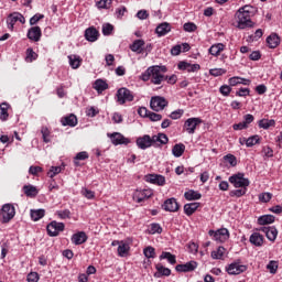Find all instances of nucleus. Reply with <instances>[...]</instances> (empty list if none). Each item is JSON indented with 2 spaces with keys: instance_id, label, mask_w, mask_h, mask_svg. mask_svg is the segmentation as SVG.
<instances>
[{
  "instance_id": "c756f323",
  "label": "nucleus",
  "mask_w": 282,
  "mask_h": 282,
  "mask_svg": "<svg viewBox=\"0 0 282 282\" xmlns=\"http://www.w3.org/2000/svg\"><path fill=\"white\" fill-rule=\"evenodd\" d=\"M68 61L72 69H78L80 67V63H83V58L78 55H68Z\"/></svg>"
},
{
  "instance_id": "aec40b11",
  "label": "nucleus",
  "mask_w": 282,
  "mask_h": 282,
  "mask_svg": "<svg viewBox=\"0 0 282 282\" xmlns=\"http://www.w3.org/2000/svg\"><path fill=\"white\" fill-rule=\"evenodd\" d=\"M100 36V33L97 31L96 28L90 26L85 31V39L89 41V43H96V40Z\"/></svg>"
},
{
  "instance_id": "13d9d810",
  "label": "nucleus",
  "mask_w": 282,
  "mask_h": 282,
  "mask_svg": "<svg viewBox=\"0 0 282 282\" xmlns=\"http://www.w3.org/2000/svg\"><path fill=\"white\" fill-rule=\"evenodd\" d=\"M225 162H228L230 166H235L237 164V158L232 154H227L224 156Z\"/></svg>"
},
{
  "instance_id": "6ab92c4d",
  "label": "nucleus",
  "mask_w": 282,
  "mask_h": 282,
  "mask_svg": "<svg viewBox=\"0 0 282 282\" xmlns=\"http://www.w3.org/2000/svg\"><path fill=\"white\" fill-rule=\"evenodd\" d=\"M267 44H268V47H270V50H274L279 47V45H281V37L276 33H271L267 37Z\"/></svg>"
},
{
  "instance_id": "49530a36",
  "label": "nucleus",
  "mask_w": 282,
  "mask_h": 282,
  "mask_svg": "<svg viewBox=\"0 0 282 282\" xmlns=\"http://www.w3.org/2000/svg\"><path fill=\"white\" fill-rule=\"evenodd\" d=\"M89 159V154L85 151L78 152L76 156L74 158V164L75 166H79L78 160H87Z\"/></svg>"
},
{
  "instance_id": "2f4dec72",
  "label": "nucleus",
  "mask_w": 282,
  "mask_h": 282,
  "mask_svg": "<svg viewBox=\"0 0 282 282\" xmlns=\"http://www.w3.org/2000/svg\"><path fill=\"white\" fill-rule=\"evenodd\" d=\"M62 124L64 127H76V124H78V119L76 118L75 115H70V116L65 117L62 120Z\"/></svg>"
},
{
  "instance_id": "052dcab7",
  "label": "nucleus",
  "mask_w": 282,
  "mask_h": 282,
  "mask_svg": "<svg viewBox=\"0 0 282 282\" xmlns=\"http://www.w3.org/2000/svg\"><path fill=\"white\" fill-rule=\"evenodd\" d=\"M70 215H72V212H69V209H64V210L57 212V216L59 219H69Z\"/></svg>"
},
{
  "instance_id": "a878e982",
  "label": "nucleus",
  "mask_w": 282,
  "mask_h": 282,
  "mask_svg": "<svg viewBox=\"0 0 282 282\" xmlns=\"http://www.w3.org/2000/svg\"><path fill=\"white\" fill-rule=\"evenodd\" d=\"M169 32H171V24L167 22L159 24L155 29V33L158 34V36H166Z\"/></svg>"
},
{
  "instance_id": "4c0bfd02",
  "label": "nucleus",
  "mask_w": 282,
  "mask_h": 282,
  "mask_svg": "<svg viewBox=\"0 0 282 282\" xmlns=\"http://www.w3.org/2000/svg\"><path fill=\"white\" fill-rule=\"evenodd\" d=\"M166 259L171 265H175L177 263V259L175 258V254H172L171 252L163 251L160 256V260Z\"/></svg>"
},
{
  "instance_id": "5fc2aeb1",
  "label": "nucleus",
  "mask_w": 282,
  "mask_h": 282,
  "mask_svg": "<svg viewBox=\"0 0 282 282\" xmlns=\"http://www.w3.org/2000/svg\"><path fill=\"white\" fill-rule=\"evenodd\" d=\"M113 32V25L106 23L102 25V34L104 36H109Z\"/></svg>"
},
{
  "instance_id": "58836bf2",
  "label": "nucleus",
  "mask_w": 282,
  "mask_h": 282,
  "mask_svg": "<svg viewBox=\"0 0 282 282\" xmlns=\"http://www.w3.org/2000/svg\"><path fill=\"white\" fill-rule=\"evenodd\" d=\"M221 52H224L223 43L214 44L209 47V54H212V56H219Z\"/></svg>"
},
{
  "instance_id": "6e6552de",
  "label": "nucleus",
  "mask_w": 282,
  "mask_h": 282,
  "mask_svg": "<svg viewBox=\"0 0 282 282\" xmlns=\"http://www.w3.org/2000/svg\"><path fill=\"white\" fill-rule=\"evenodd\" d=\"M209 237H213L215 241H219V243H224L225 241H228L230 239V232H228V229L221 228L218 230H209L208 232Z\"/></svg>"
},
{
  "instance_id": "6e6d98bb",
  "label": "nucleus",
  "mask_w": 282,
  "mask_h": 282,
  "mask_svg": "<svg viewBox=\"0 0 282 282\" xmlns=\"http://www.w3.org/2000/svg\"><path fill=\"white\" fill-rule=\"evenodd\" d=\"M209 74L210 76H224V74H226V69L224 68H212L209 69Z\"/></svg>"
},
{
  "instance_id": "f3484780",
  "label": "nucleus",
  "mask_w": 282,
  "mask_h": 282,
  "mask_svg": "<svg viewBox=\"0 0 282 282\" xmlns=\"http://www.w3.org/2000/svg\"><path fill=\"white\" fill-rule=\"evenodd\" d=\"M163 208L167 213H177V210H180V204H177V199L169 198L164 202Z\"/></svg>"
},
{
  "instance_id": "473e14b6",
  "label": "nucleus",
  "mask_w": 282,
  "mask_h": 282,
  "mask_svg": "<svg viewBox=\"0 0 282 282\" xmlns=\"http://www.w3.org/2000/svg\"><path fill=\"white\" fill-rule=\"evenodd\" d=\"M199 208V203H188L184 205V213L188 217L195 213Z\"/></svg>"
},
{
  "instance_id": "412c9836",
  "label": "nucleus",
  "mask_w": 282,
  "mask_h": 282,
  "mask_svg": "<svg viewBox=\"0 0 282 282\" xmlns=\"http://www.w3.org/2000/svg\"><path fill=\"white\" fill-rule=\"evenodd\" d=\"M178 69L181 70H185V72H199V69H202V66H199V64H191L187 62H180L178 63Z\"/></svg>"
},
{
  "instance_id": "c85d7f7f",
  "label": "nucleus",
  "mask_w": 282,
  "mask_h": 282,
  "mask_svg": "<svg viewBox=\"0 0 282 282\" xmlns=\"http://www.w3.org/2000/svg\"><path fill=\"white\" fill-rule=\"evenodd\" d=\"M184 151H186V145H184V143H176L172 149V155H174V158H182Z\"/></svg>"
},
{
  "instance_id": "f8f14e48",
  "label": "nucleus",
  "mask_w": 282,
  "mask_h": 282,
  "mask_svg": "<svg viewBox=\"0 0 282 282\" xmlns=\"http://www.w3.org/2000/svg\"><path fill=\"white\" fill-rule=\"evenodd\" d=\"M153 196V192L151 189H137L133 193L132 199L137 202V204H142L145 199Z\"/></svg>"
},
{
  "instance_id": "2eb2a0df",
  "label": "nucleus",
  "mask_w": 282,
  "mask_h": 282,
  "mask_svg": "<svg viewBox=\"0 0 282 282\" xmlns=\"http://www.w3.org/2000/svg\"><path fill=\"white\" fill-rule=\"evenodd\" d=\"M108 138H110L115 147H118V144H129V142H131V140H129L128 138L122 135V133L119 132H113L111 134L108 133Z\"/></svg>"
},
{
  "instance_id": "f03ea898",
  "label": "nucleus",
  "mask_w": 282,
  "mask_h": 282,
  "mask_svg": "<svg viewBox=\"0 0 282 282\" xmlns=\"http://www.w3.org/2000/svg\"><path fill=\"white\" fill-rule=\"evenodd\" d=\"M156 142H160V144H169V137L165 133H159L152 138L149 134H144L137 139V147L144 151L150 149V147H153V144H156Z\"/></svg>"
},
{
  "instance_id": "37998d69",
  "label": "nucleus",
  "mask_w": 282,
  "mask_h": 282,
  "mask_svg": "<svg viewBox=\"0 0 282 282\" xmlns=\"http://www.w3.org/2000/svg\"><path fill=\"white\" fill-rule=\"evenodd\" d=\"M276 124V121L274 119L268 120V119H261L259 121L260 129H268L269 127H274Z\"/></svg>"
},
{
  "instance_id": "20e7f679",
  "label": "nucleus",
  "mask_w": 282,
  "mask_h": 282,
  "mask_svg": "<svg viewBox=\"0 0 282 282\" xmlns=\"http://www.w3.org/2000/svg\"><path fill=\"white\" fill-rule=\"evenodd\" d=\"M14 215H17V209L14 208V205L8 203L4 204L1 208V216H2V224H10L12 219H14Z\"/></svg>"
},
{
  "instance_id": "ea45409f",
  "label": "nucleus",
  "mask_w": 282,
  "mask_h": 282,
  "mask_svg": "<svg viewBox=\"0 0 282 282\" xmlns=\"http://www.w3.org/2000/svg\"><path fill=\"white\" fill-rule=\"evenodd\" d=\"M243 142H246V147H254V144H259V142H261V137H259V134H254L248 139H243Z\"/></svg>"
},
{
  "instance_id": "393cba45",
  "label": "nucleus",
  "mask_w": 282,
  "mask_h": 282,
  "mask_svg": "<svg viewBox=\"0 0 282 282\" xmlns=\"http://www.w3.org/2000/svg\"><path fill=\"white\" fill-rule=\"evenodd\" d=\"M156 272L154 273L155 279H161V276H171V269L165 268L162 263L155 264Z\"/></svg>"
},
{
  "instance_id": "3c124183",
  "label": "nucleus",
  "mask_w": 282,
  "mask_h": 282,
  "mask_svg": "<svg viewBox=\"0 0 282 282\" xmlns=\"http://www.w3.org/2000/svg\"><path fill=\"white\" fill-rule=\"evenodd\" d=\"M82 195L86 197V199H94V197H96V193L88 188H82Z\"/></svg>"
},
{
  "instance_id": "b1692460",
  "label": "nucleus",
  "mask_w": 282,
  "mask_h": 282,
  "mask_svg": "<svg viewBox=\"0 0 282 282\" xmlns=\"http://www.w3.org/2000/svg\"><path fill=\"white\" fill-rule=\"evenodd\" d=\"M41 26H32L31 29H29L28 31V39H30V41H34L35 43L41 41Z\"/></svg>"
},
{
  "instance_id": "4be33fe9",
  "label": "nucleus",
  "mask_w": 282,
  "mask_h": 282,
  "mask_svg": "<svg viewBox=\"0 0 282 282\" xmlns=\"http://www.w3.org/2000/svg\"><path fill=\"white\" fill-rule=\"evenodd\" d=\"M260 230L262 232H264V235H265L267 239H269V241H276V237L279 235L276 227H262Z\"/></svg>"
},
{
  "instance_id": "864d4df0",
  "label": "nucleus",
  "mask_w": 282,
  "mask_h": 282,
  "mask_svg": "<svg viewBox=\"0 0 282 282\" xmlns=\"http://www.w3.org/2000/svg\"><path fill=\"white\" fill-rule=\"evenodd\" d=\"M183 29L185 32H195V30H197V24L193 22H186L183 25Z\"/></svg>"
},
{
  "instance_id": "a211bd4d",
  "label": "nucleus",
  "mask_w": 282,
  "mask_h": 282,
  "mask_svg": "<svg viewBox=\"0 0 282 282\" xmlns=\"http://www.w3.org/2000/svg\"><path fill=\"white\" fill-rule=\"evenodd\" d=\"M176 272H193L197 270V262L196 261H189L185 264H177L175 267Z\"/></svg>"
},
{
  "instance_id": "cd10ccee",
  "label": "nucleus",
  "mask_w": 282,
  "mask_h": 282,
  "mask_svg": "<svg viewBox=\"0 0 282 282\" xmlns=\"http://www.w3.org/2000/svg\"><path fill=\"white\" fill-rule=\"evenodd\" d=\"M184 197L187 202H195L202 199V194L195 189H189L184 193Z\"/></svg>"
},
{
  "instance_id": "a18cd8bd",
  "label": "nucleus",
  "mask_w": 282,
  "mask_h": 282,
  "mask_svg": "<svg viewBox=\"0 0 282 282\" xmlns=\"http://www.w3.org/2000/svg\"><path fill=\"white\" fill-rule=\"evenodd\" d=\"M225 253H226V248L218 247L217 250L212 251V258H214V259H223Z\"/></svg>"
},
{
  "instance_id": "de8ad7c7",
  "label": "nucleus",
  "mask_w": 282,
  "mask_h": 282,
  "mask_svg": "<svg viewBox=\"0 0 282 282\" xmlns=\"http://www.w3.org/2000/svg\"><path fill=\"white\" fill-rule=\"evenodd\" d=\"M149 232L150 235H155V234L162 235V226H160V224L153 223L150 225Z\"/></svg>"
},
{
  "instance_id": "bb28decb",
  "label": "nucleus",
  "mask_w": 282,
  "mask_h": 282,
  "mask_svg": "<svg viewBox=\"0 0 282 282\" xmlns=\"http://www.w3.org/2000/svg\"><path fill=\"white\" fill-rule=\"evenodd\" d=\"M250 243L256 246L257 248H261L263 246V236L259 232H253L249 238Z\"/></svg>"
},
{
  "instance_id": "79ce46f5",
  "label": "nucleus",
  "mask_w": 282,
  "mask_h": 282,
  "mask_svg": "<svg viewBox=\"0 0 282 282\" xmlns=\"http://www.w3.org/2000/svg\"><path fill=\"white\" fill-rule=\"evenodd\" d=\"M8 109H10V106L8 104H1L0 105V120L6 121L9 118Z\"/></svg>"
},
{
  "instance_id": "774afa93",
  "label": "nucleus",
  "mask_w": 282,
  "mask_h": 282,
  "mask_svg": "<svg viewBox=\"0 0 282 282\" xmlns=\"http://www.w3.org/2000/svg\"><path fill=\"white\" fill-rule=\"evenodd\" d=\"M138 113H139V116H141V118H149V113H151V111H149V109H147V107H140L138 109Z\"/></svg>"
},
{
  "instance_id": "0e129e2a",
  "label": "nucleus",
  "mask_w": 282,
  "mask_h": 282,
  "mask_svg": "<svg viewBox=\"0 0 282 282\" xmlns=\"http://www.w3.org/2000/svg\"><path fill=\"white\" fill-rule=\"evenodd\" d=\"M62 169L61 166H52L50 172L47 173L48 177H54L55 175H58L61 173Z\"/></svg>"
},
{
  "instance_id": "423d86ee",
  "label": "nucleus",
  "mask_w": 282,
  "mask_h": 282,
  "mask_svg": "<svg viewBox=\"0 0 282 282\" xmlns=\"http://www.w3.org/2000/svg\"><path fill=\"white\" fill-rule=\"evenodd\" d=\"M229 182L235 188H247V186H250V181L243 177V173L234 174L229 177Z\"/></svg>"
},
{
  "instance_id": "e2e57ef3",
  "label": "nucleus",
  "mask_w": 282,
  "mask_h": 282,
  "mask_svg": "<svg viewBox=\"0 0 282 282\" xmlns=\"http://www.w3.org/2000/svg\"><path fill=\"white\" fill-rule=\"evenodd\" d=\"M45 15L41 14V13H36L35 15H33L30 19V25H36V22L41 21V19H44Z\"/></svg>"
},
{
  "instance_id": "603ef678",
  "label": "nucleus",
  "mask_w": 282,
  "mask_h": 282,
  "mask_svg": "<svg viewBox=\"0 0 282 282\" xmlns=\"http://www.w3.org/2000/svg\"><path fill=\"white\" fill-rule=\"evenodd\" d=\"M184 116V110L183 109H177L171 112L170 118L172 120H180Z\"/></svg>"
},
{
  "instance_id": "ddd939ff",
  "label": "nucleus",
  "mask_w": 282,
  "mask_h": 282,
  "mask_svg": "<svg viewBox=\"0 0 282 282\" xmlns=\"http://www.w3.org/2000/svg\"><path fill=\"white\" fill-rule=\"evenodd\" d=\"M17 22L24 24L25 17H23V14H21L19 12H13V13L9 14V17L7 19V24H8L9 30H14V25Z\"/></svg>"
},
{
  "instance_id": "f257e3e1",
  "label": "nucleus",
  "mask_w": 282,
  "mask_h": 282,
  "mask_svg": "<svg viewBox=\"0 0 282 282\" xmlns=\"http://www.w3.org/2000/svg\"><path fill=\"white\" fill-rule=\"evenodd\" d=\"M257 14V8L250 4H246L240 8L236 12L237 21V29L238 30H247V28H254V22H252V17Z\"/></svg>"
},
{
  "instance_id": "bf43d9fd",
  "label": "nucleus",
  "mask_w": 282,
  "mask_h": 282,
  "mask_svg": "<svg viewBox=\"0 0 282 282\" xmlns=\"http://www.w3.org/2000/svg\"><path fill=\"white\" fill-rule=\"evenodd\" d=\"M41 133H42L43 142L45 143L50 142V129H47V127H43L41 129Z\"/></svg>"
},
{
  "instance_id": "e433bc0d",
  "label": "nucleus",
  "mask_w": 282,
  "mask_h": 282,
  "mask_svg": "<svg viewBox=\"0 0 282 282\" xmlns=\"http://www.w3.org/2000/svg\"><path fill=\"white\" fill-rule=\"evenodd\" d=\"M129 250H131V247H129V243L121 241L120 245L118 246L119 257H127L129 254Z\"/></svg>"
},
{
  "instance_id": "69168bd1",
  "label": "nucleus",
  "mask_w": 282,
  "mask_h": 282,
  "mask_svg": "<svg viewBox=\"0 0 282 282\" xmlns=\"http://www.w3.org/2000/svg\"><path fill=\"white\" fill-rule=\"evenodd\" d=\"M39 279H40V276L36 272H31L26 276L28 282H39Z\"/></svg>"
},
{
  "instance_id": "7c9ffc66",
  "label": "nucleus",
  "mask_w": 282,
  "mask_h": 282,
  "mask_svg": "<svg viewBox=\"0 0 282 282\" xmlns=\"http://www.w3.org/2000/svg\"><path fill=\"white\" fill-rule=\"evenodd\" d=\"M94 89H96L98 94H102V91L109 89V84L102 79H97L94 84Z\"/></svg>"
},
{
  "instance_id": "7ed1b4c3",
  "label": "nucleus",
  "mask_w": 282,
  "mask_h": 282,
  "mask_svg": "<svg viewBox=\"0 0 282 282\" xmlns=\"http://www.w3.org/2000/svg\"><path fill=\"white\" fill-rule=\"evenodd\" d=\"M149 72H151V83L153 85H162L164 80H166V66H151L149 67Z\"/></svg>"
},
{
  "instance_id": "0eeeda50",
  "label": "nucleus",
  "mask_w": 282,
  "mask_h": 282,
  "mask_svg": "<svg viewBox=\"0 0 282 282\" xmlns=\"http://www.w3.org/2000/svg\"><path fill=\"white\" fill-rule=\"evenodd\" d=\"M133 93L129 88H119L117 91V101L119 105H124V102H133Z\"/></svg>"
},
{
  "instance_id": "f704fd0d",
  "label": "nucleus",
  "mask_w": 282,
  "mask_h": 282,
  "mask_svg": "<svg viewBox=\"0 0 282 282\" xmlns=\"http://www.w3.org/2000/svg\"><path fill=\"white\" fill-rule=\"evenodd\" d=\"M142 47H144V40H135L131 46V52H137V54H142Z\"/></svg>"
},
{
  "instance_id": "1a4fd4ad",
  "label": "nucleus",
  "mask_w": 282,
  "mask_h": 282,
  "mask_svg": "<svg viewBox=\"0 0 282 282\" xmlns=\"http://www.w3.org/2000/svg\"><path fill=\"white\" fill-rule=\"evenodd\" d=\"M246 270H248V267L241 264L239 260H236L226 267V272L231 275L242 274V272H246Z\"/></svg>"
},
{
  "instance_id": "680f3d73",
  "label": "nucleus",
  "mask_w": 282,
  "mask_h": 282,
  "mask_svg": "<svg viewBox=\"0 0 282 282\" xmlns=\"http://www.w3.org/2000/svg\"><path fill=\"white\" fill-rule=\"evenodd\" d=\"M148 118L151 120V122H160V120H162V115L150 111Z\"/></svg>"
},
{
  "instance_id": "39448f33",
  "label": "nucleus",
  "mask_w": 282,
  "mask_h": 282,
  "mask_svg": "<svg viewBox=\"0 0 282 282\" xmlns=\"http://www.w3.org/2000/svg\"><path fill=\"white\" fill-rule=\"evenodd\" d=\"M165 107H169V101L162 96H153L150 99V108L152 111H164Z\"/></svg>"
},
{
  "instance_id": "dca6fc26",
  "label": "nucleus",
  "mask_w": 282,
  "mask_h": 282,
  "mask_svg": "<svg viewBox=\"0 0 282 282\" xmlns=\"http://www.w3.org/2000/svg\"><path fill=\"white\" fill-rule=\"evenodd\" d=\"M145 182L150 184H156L158 186H164L166 184V178L163 175L148 174L144 176Z\"/></svg>"
},
{
  "instance_id": "72a5a7b5",
  "label": "nucleus",
  "mask_w": 282,
  "mask_h": 282,
  "mask_svg": "<svg viewBox=\"0 0 282 282\" xmlns=\"http://www.w3.org/2000/svg\"><path fill=\"white\" fill-rule=\"evenodd\" d=\"M275 217L273 215H263L258 218L260 226H268V224H274Z\"/></svg>"
},
{
  "instance_id": "9b49d317",
  "label": "nucleus",
  "mask_w": 282,
  "mask_h": 282,
  "mask_svg": "<svg viewBox=\"0 0 282 282\" xmlns=\"http://www.w3.org/2000/svg\"><path fill=\"white\" fill-rule=\"evenodd\" d=\"M199 124H202V119L197 117L188 118L184 123V129L187 133L193 135V133H195V130L197 129V127H199Z\"/></svg>"
},
{
  "instance_id": "5701e85b",
  "label": "nucleus",
  "mask_w": 282,
  "mask_h": 282,
  "mask_svg": "<svg viewBox=\"0 0 282 282\" xmlns=\"http://www.w3.org/2000/svg\"><path fill=\"white\" fill-rule=\"evenodd\" d=\"M72 243L75 246H83L87 241V234L85 231H79L77 234H74L70 238Z\"/></svg>"
},
{
  "instance_id": "9d476101",
  "label": "nucleus",
  "mask_w": 282,
  "mask_h": 282,
  "mask_svg": "<svg viewBox=\"0 0 282 282\" xmlns=\"http://www.w3.org/2000/svg\"><path fill=\"white\" fill-rule=\"evenodd\" d=\"M50 237H58L59 232L65 230V224L56 223L55 220L50 223L46 227Z\"/></svg>"
},
{
  "instance_id": "4d7b16f0",
  "label": "nucleus",
  "mask_w": 282,
  "mask_h": 282,
  "mask_svg": "<svg viewBox=\"0 0 282 282\" xmlns=\"http://www.w3.org/2000/svg\"><path fill=\"white\" fill-rule=\"evenodd\" d=\"M230 197H243L246 195V187L242 189H234L229 193Z\"/></svg>"
},
{
  "instance_id": "338daca9",
  "label": "nucleus",
  "mask_w": 282,
  "mask_h": 282,
  "mask_svg": "<svg viewBox=\"0 0 282 282\" xmlns=\"http://www.w3.org/2000/svg\"><path fill=\"white\" fill-rule=\"evenodd\" d=\"M261 36H263V30L258 29V30L254 32V35H250V36H249V41H257L258 39H261Z\"/></svg>"
},
{
  "instance_id": "c03bdc74",
  "label": "nucleus",
  "mask_w": 282,
  "mask_h": 282,
  "mask_svg": "<svg viewBox=\"0 0 282 282\" xmlns=\"http://www.w3.org/2000/svg\"><path fill=\"white\" fill-rule=\"evenodd\" d=\"M143 254L147 259H155V248L149 246L143 249Z\"/></svg>"
},
{
  "instance_id": "4468645a",
  "label": "nucleus",
  "mask_w": 282,
  "mask_h": 282,
  "mask_svg": "<svg viewBox=\"0 0 282 282\" xmlns=\"http://www.w3.org/2000/svg\"><path fill=\"white\" fill-rule=\"evenodd\" d=\"M252 122H254V116L248 113L243 116V121L235 123L232 129L234 131H243V129H248Z\"/></svg>"
},
{
  "instance_id": "8fccbe9b",
  "label": "nucleus",
  "mask_w": 282,
  "mask_h": 282,
  "mask_svg": "<svg viewBox=\"0 0 282 282\" xmlns=\"http://www.w3.org/2000/svg\"><path fill=\"white\" fill-rule=\"evenodd\" d=\"M270 199H272V193L270 192L261 193L259 195V200L262 202L263 204H268Z\"/></svg>"
},
{
  "instance_id": "a19ab883",
  "label": "nucleus",
  "mask_w": 282,
  "mask_h": 282,
  "mask_svg": "<svg viewBox=\"0 0 282 282\" xmlns=\"http://www.w3.org/2000/svg\"><path fill=\"white\" fill-rule=\"evenodd\" d=\"M43 217H45V209L31 210V218L33 221H39V219H43Z\"/></svg>"
},
{
  "instance_id": "c9c22d12",
  "label": "nucleus",
  "mask_w": 282,
  "mask_h": 282,
  "mask_svg": "<svg viewBox=\"0 0 282 282\" xmlns=\"http://www.w3.org/2000/svg\"><path fill=\"white\" fill-rule=\"evenodd\" d=\"M23 191L26 197H36L39 195V189L34 185H24Z\"/></svg>"
},
{
  "instance_id": "09e8293b",
  "label": "nucleus",
  "mask_w": 282,
  "mask_h": 282,
  "mask_svg": "<svg viewBox=\"0 0 282 282\" xmlns=\"http://www.w3.org/2000/svg\"><path fill=\"white\" fill-rule=\"evenodd\" d=\"M267 269L270 271L271 274H276V270H279V262L271 260L268 263Z\"/></svg>"
}]
</instances>
